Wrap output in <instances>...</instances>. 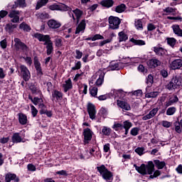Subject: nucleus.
Masks as SVG:
<instances>
[{
	"label": "nucleus",
	"instance_id": "obj_27",
	"mask_svg": "<svg viewBox=\"0 0 182 182\" xmlns=\"http://www.w3.org/2000/svg\"><path fill=\"white\" fill-rule=\"evenodd\" d=\"M129 39V36L124 33V31H120L118 33L119 42H126Z\"/></svg>",
	"mask_w": 182,
	"mask_h": 182
},
{
	"label": "nucleus",
	"instance_id": "obj_37",
	"mask_svg": "<svg viewBox=\"0 0 182 182\" xmlns=\"http://www.w3.org/2000/svg\"><path fill=\"white\" fill-rule=\"evenodd\" d=\"M172 82H173V85H175V87H178V86H181V77H173L171 79Z\"/></svg>",
	"mask_w": 182,
	"mask_h": 182
},
{
	"label": "nucleus",
	"instance_id": "obj_45",
	"mask_svg": "<svg viewBox=\"0 0 182 182\" xmlns=\"http://www.w3.org/2000/svg\"><path fill=\"white\" fill-rule=\"evenodd\" d=\"M102 133L104 134V136H110V134L112 133V129L107 127H103Z\"/></svg>",
	"mask_w": 182,
	"mask_h": 182
},
{
	"label": "nucleus",
	"instance_id": "obj_55",
	"mask_svg": "<svg viewBox=\"0 0 182 182\" xmlns=\"http://www.w3.org/2000/svg\"><path fill=\"white\" fill-rule=\"evenodd\" d=\"M164 12H166V14H168V15H170V14L176 12V9H173V7H167L164 9Z\"/></svg>",
	"mask_w": 182,
	"mask_h": 182
},
{
	"label": "nucleus",
	"instance_id": "obj_39",
	"mask_svg": "<svg viewBox=\"0 0 182 182\" xmlns=\"http://www.w3.org/2000/svg\"><path fill=\"white\" fill-rule=\"evenodd\" d=\"M48 2L49 0H38L36 4V9H41L42 6H45V5H46V4H48Z\"/></svg>",
	"mask_w": 182,
	"mask_h": 182
},
{
	"label": "nucleus",
	"instance_id": "obj_17",
	"mask_svg": "<svg viewBox=\"0 0 182 182\" xmlns=\"http://www.w3.org/2000/svg\"><path fill=\"white\" fill-rule=\"evenodd\" d=\"M158 112H159V107L154 108L152 110L149 112L148 114L144 115L142 117V120L146 121V120H150V119H153V117H154V116L157 114Z\"/></svg>",
	"mask_w": 182,
	"mask_h": 182
},
{
	"label": "nucleus",
	"instance_id": "obj_24",
	"mask_svg": "<svg viewBox=\"0 0 182 182\" xmlns=\"http://www.w3.org/2000/svg\"><path fill=\"white\" fill-rule=\"evenodd\" d=\"M34 65L37 71V75H38V76H42L43 75V73H42L41 63L39 62V60H38V58H36V57L34 58Z\"/></svg>",
	"mask_w": 182,
	"mask_h": 182
},
{
	"label": "nucleus",
	"instance_id": "obj_50",
	"mask_svg": "<svg viewBox=\"0 0 182 182\" xmlns=\"http://www.w3.org/2000/svg\"><path fill=\"white\" fill-rule=\"evenodd\" d=\"M139 132H140V128L134 127L131 129L130 134L132 136H137V134H139Z\"/></svg>",
	"mask_w": 182,
	"mask_h": 182
},
{
	"label": "nucleus",
	"instance_id": "obj_53",
	"mask_svg": "<svg viewBox=\"0 0 182 182\" xmlns=\"http://www.w3.org/2000/svg\"><path fill=\"white\" fill-rule=\"evenodd\" d=\"M82 68V62L77 61L75 63V66L72 68V70H79Z\"/></svg>",
	"mask_w": 182,
	"mask_h": 182
},
{
	"label": "nucleus",
	"instance_id": "obj_35",
	"mask_svg": "<svg viewBox=\"0 0 182 182\" xmlns=\"http://www.w3.org/2000/svg\"><path fill=\"white\" fill-rule=\"evenodd\" d=\"M19 29H21L24 32H31V26H29V25L25 22H23L20 24Z\"/></svg>",
	"mask_w": 182,
	"mask_h": 182
},
{
	"label": "nucleus",
	"instance_id": "obj_52",
	"mask_svg": "<svg viewBox=\"0 0 182 182\" xmlns=\"http://www.w3.org/2000/svg\"><path fill=\"white\" fill-rule=\"evenodd\" d=\"M135 153L139 154V156H143L144 154V147H138L135 149Z\"/></svg>",
	"mask_w": 182,
	"mask_h": 182
},
{
	"label": "nucleus",
	"instance_id": "obj_21",
	"mask_svg": "<svg viewBox=\"0 0 182 182\" xmlns=\"http://www.w3.org/2000/svg\"><path fill=\"white\" fill-rule=\"evenodd\" d=\"M85 29H86V21L82 20L76 28L75 35H77L80 32H85Z\"/></svg>",
	"mask_w": 182,
	"mask_h": 182
},
{
	"label": "nucleus",
	"instance_id": "obj_60",
	"mask_svg": "<svg viewBox=\"0 0 182 182\" xmlns=\"http://www.w3.org/2000/svg\"><path fill=\"white\" fill-rule=\"evenodd\" d=\"M134 96H136L137 97H141V95H143V91L141 90H137L132 92Z\"/></svg>",
	"mask_w": 182,
	"mask_h": 182
},
{
	"label": "nucleus",
	"instance_id": "obj_58",
	"mask_svg": "<svg viewBox=\"0 0 182 182\" xmlns=\"http://www.w3.org/2000/svg\"><path fill=\"white\" fill-rule=\"evenodd\" d=\"M0 46L2 49H6L8 46V42L6 41V38H4L1 41H0Z\"/></svg>",
	"mask_w": 182,
	"mask_h": 182
},
{
	"label": "nucleus",
	"instance_id": "obj_46",
	"mask_svg": "<svg viewBox=\"0 0 182 182\" xmlns=\"http://www.w3.org/2000/svg\"><path fill=\"white\" fill-rule=\"evenodd\" d=\"M173 124L175 126V131L176 132V133H178L179 134H181L182 129L181 126L180 125V122H176Z\"/></svg>",
	"mask_w": 182,
	"mask_h": 182
},
{
	"label": "nucleus",
	"instance_id": "obj_25",
	"mask_svg": "<svg viewBox=\"0 0 182 182\" xmlns=\"http://www.w3.org/2000/svg\"><path fill=\"white\" fill-rule=\"evenodd\" d=\"M100 5L102 6L104 8H112L113 5H114V1L113 0H102L100 1Z\"/></svg>",
	"mask_w": 182,
	"mask_h": 182
},
{
	"label": "nucleus",
	"instance_id": "obj_14",
	"mask_svg": "<svg viewBox=\"0 0 182 182\" xmlns=\"http://www.w3.org/2000/svg\"><path fill=\"white\" fill-rule=\"evenodd\" d=\"M19 177L15 173H8L5 175V182H19Z\"/></svg>",
	"mask_w": 182,
	"mask_h": 182
},
{
	"label": "nucleus",
	"instance_id": "obj_40",
	"mask_svg": "<svg viewBox=\"0 0 182 182\" xmlns=\"http://www.w3.org/2000/svg\"><path fill=\"white\" fill-rule=\"evenodd\" d=\"M47 49V55L49 56L53 52V43L50 41L46 45Z\"/></svg>",
	"mask_w": 182,
	"mask_h": 182
},
{
	"label": "nucleus",
	"instance_id": "obj_19",
	"mask_svg": "<svg viewBox=\"0 0 182 182\" xmlns=\"http://www.w3.org/2000/svg\"><path fill=\"white\" fill-rule=\"evenodd\" d=\"M48 25L49 28L51 29H59L60 26H62V24L60 22L55 20V19H50L48 21Z\"/></svg>",
	"mask_w": 182,
	"mask_h": 182
},
{
	"label": "nucleus",
	"instance_id": "obj_26",
	"mask_svg": "<svg viewBox=\"0 0 182 182\" xmlns=\"http://www.w3.org/2000/svg\"><path fill=\"white\" fill-rule=\"evenodd\" d=\"M18 122L20 124H22L23 126H24L25 124H26V123H28V117L23 113H19Z\"/></svg>",
	"mask_w": 182,
	"mask_h": 182
},
{
	"label": "nucleus",
	"instance_id": "obj_62",
	"mask_svg": "<svg viewBox=\"0 0 182 182\" xmlns=\"http://www.w3.org/2000/svg\"><path fill=\"white\" fill-rule=\"evenodd\" d=\"M98 100L100 101H103V100H107V99H109V95L106 94V95H100L99 97H97Z\"/></svg>",
	"mask_w": 182,
	"mask_h": 182
},
{
	"label": "nucleus",
	"instance_id": "obj_7",
	"mask_svg": "<svg viewBox=\"0 0 182 182\" xmlns=\"http://www.w3.org/2000/svg\"><path fill=\"white\" fill-rule=\"evenodd\" d=\"M87 110L91 120L96 119V107L92 102H89L87 105Z\"/></svg>",
	"mask_w": 182,
	"mask_h": 182
},
{
	"label": "nucleus",
	"instance_id": "obj_34",
	"mask_svg": "<svg viewBox=\"0 0 182 182\" xmlns=\"http://www.w3.org/2000/svg\"><path fill=\"white\" fill-rule=\"evenodd\" d=\"M154 163L159 170H161L166 167V162L160 161V160H154Z\"/></svg>",
	"mask_w": 182,
	"mask_h": 182
},
{
	"label": "nucleus",
	"instance_id": "obj_43",
	"mask_svg": "<svg viewBox=\"0 0 182 182\" xmlns=\"http://www.w3.org/2000/svg\"><path fill=\"white\" fill-rule=\"evenodd\" d=\"M130 42L134 43V45H139V46H143L146 45V42L143 40H136L134 38L130 39Z\"/></svg>",
	"mask_w": 182,
	"mask_h": 182
},
{
	"label": "nucleus",
	"instance_id": "obj_20",
	"mask_svg": "<svg viewBox=\"0 0 182 182\" xmlns=\"http://www.w3.org/2000/svg\"><path fill=\"white\" fill-rule=\"evenodd\" d=\"M117 105L118 107H120L123 110L129 111L132 109V107H130V105H129V103H127L124 101L118 100H117Z\"/></svg>",
	"mask_w": 182,
	"mask_h": 182
},
{
	"label": "nucleus",
	"instance_id": "obj_38",
	"mask_svg": "<svg viewBox=\"0 0 182 182\" xmlns=\"http://www.w3.org/2000/svg\"><path fill=\"white\" fill-rule=\"evenodd\" d=\"M36 16L38 19H41V21H45V19H48L49 14L46 12L38 13L36 14Z\"/></svg>",
	"mask_w": 182,
	"mask_h": 182
},
{
	"label": "nucleus",
	"instance_id": "obj_12",
	"mask_svg": "<svg viewBox=\"0 0 182 182\" xmlns=\"http://www.w3.org/2000/svg\"><path fill=\"white\" fill-rule=\"evenodd\" d=\"M63 99V93L58 90H54L52 92V100L55 101L56 103L58 102H60Z\"/></svg>",
	"mask_w": 182,
	"mask_h": 182
},
{
	"label": "nucleus",
	"instance_id": "obj_1",
	"mask_svg": "<svg viewBox=\"0 0 182 182\" xmlns=\"http://www.w3.org/2000/svg\"><path fill=\"white\" fill-rule=\"evenodd\" d=\"M134 167L138 173L143 176H145V174H153L154 173V164H153V161H149L146 166L144 164H142L140 166L134 164Z\"/></svg>",
	"mask_w": 182,
	"mask_h": 182
},
{
	"label": "nucleus",
	"instance_id": "obj_47",
	"mask_svg": "<svg viewBox=\"0 0 182 182\" xmlns=\"http://www.w3.org/2000/svg\"><path fill=\"white\" fill-rule=\"evenodd\" d=\"M159 96V92L156 91V92H151L149 93L146 94V97H147L148 99L150 98H154Z\"/></svg>",
	"mask_w": 182,
	"mask_h": 182
},
{
	"label": "nucleus",
	"instance_id": "obj_49",
	"mask_svg": "<svg viewBox=\"0 0 182 182\" xmlns=\"http://www.w3.org/2000/svg\"><path fill=\"white\" fill-rule=\"evenodd\" d=\"M117 96L119 99H124V97L126 96V92H124L122 90H119L117 91Z\"/></svg>",
	"mask_w": 182,
	"mask_h": 182
},
{
	"label": "nucleus",
	"instance_id": "obj_48",
	"mask_svg": "<svg viewBox=\"0 0 182 182\" xmlns=\"http://www.w3.org/2000/svg\"><path fill=\"white\" fill-rule=\"evenodd\" d=\"M133 126V124L129 121H124L122 124V129H130V128Z\"/></svg>",
	"mask_w": 182,
	"mask_h": 182
},
{
	"label": "nucleus",
	"instance_id": "obj_9",
	"mask_svg": "<svg viewBox=\"0 0 182 182\" xmlns=\"http://www.w3.org/2000/svg\"><path fill=\"white\" fill-rule=\"evenodd\" d=\"M20 70L23 80L28 82L31 79V72H29L28 68L24 65L20 66Z\"/></svg>",
	"mask_w": 182,
	"mask_h": 182
},
{
	"label": "nucleus",
	"instance_id": "obj_51",
	"mask_svg": "<svg viewBox=\"0 0 182 182\" xmlns=\"http://www.w3.org/2000/svg\"><path fill=\"white\" fill-rule=\"evenodd\" d=\"M90 93L92 97H97V87H93L90 91Z\"/></svg>",
	"mask_w": 182,
	"mask_h": 182
},
{
	"label": "nucleus",
	"instance_id": "obj_4",
	"mask_svg": "<svg viewBox=\"0 0 182 182\" xmlns=\"http://www.w3.org/2000/svg\"><path fill=\"white\" fill-rule=\"evenodd\" d=\"M93 79H97L95 82L96 86H102L103 82H105V72L99 70L93 76Z\"/></svg>",
	"mask_w": 182,
	"mask_h": 182
},
{
	"label": "nucleus",
	"instance_id": "obj_32",
	"mask_svg": "<svg viewBox=\"0 0 182 182\" xmlns=\"http://www.w3.org/2000/svg\"><path fill=\"white\" fill-rule=\"evenodd\" d=\"M102 39H105V37H103V36H102L100 34H95L92 37H88V38H85V41H92V42H95V41H99V40H102Z\"/></svg>",
	"mask_w": 182,
	"mask_h": 182
},
{
	"label": "nucleus",
	"instance_id": "obj_10",
	"mask_svg": "<svg viewBox=\"0 0 182 182\" xmlns=\"http://www.w3.org/2000/svg\"><path fill=\"white\" fill-rule=\"evenodd\" d=\"M34 37L39 41V42H45L44 45H48L50 42H52L50 40V36L49 35H43L41 33H36Z\"/></svg>",
	"mask_w": 182,
	"mask_h": 182
},
{
	"label": "nucleus",
	"instance_id": "obj_11",
	"mask_svg": "<svg viewBox=\"0 0 182 182\" xmlns=\"http://www.w3.org/2000/svg\"><path fill=\"white\" fill-rule=\"evenodd\" d=\"M75 15V16L73 15ZM70 16H72L73 21H77V23H79V21H80V18H82V16H83V11L79 9H76L75 10H73V13H69Z\"/></svg>",
	"mask_w": 182,
	"mask_h": 182
},
{
	"label": "nucleus",
	"instance_id": "obj_18",
	"mask_svg": "<svg viewBox=\"0 0 182 182\" xmlns=\"http://www.w3.org/2000/svg\"><path fill=\"white\" fill-rule=\"evenodd\" d=\"M161 65V61L159 59L152 58L148 61V66H149L151 69H154L156 68H159Z\"/></svg>",
	"mask_w": 182,
	"mask_h": 182
},
{
	"label": "nucleus",
	"instance_id": "obj_15",
	"mask_svg": "<svg viewBox=\"0 0 182 182\" xmlns=\"http://www.w3.org/2000/svg\"><path fill=\"white\" fill-rule=\"evenodd\" d=\"M178 102V97L177 95H172L169 97L168 100L165 102V107H170L173 105H176Z\"/></svg>",
	"mask_w": 182,
	"mask_h": 182
},
{
	"label": "nucleus",
	"instance_id": "obj_31",
	"mask_svg": "<svg viewBox=\"0 0 182 182\" xmlns=\"http://www.w3.org/2000/svg\"><path fill=\"white\" fill-rule=\"evenodd\" d=\"M11 140L13 143H21L22 141V136L19 133H14L12 136Z\"/></svg>",
	"mask_w": 182,
	"mask_h": 182
},
{
	"label": "nucleus",
	"instance_id": "obj_28",
	"mask_svg": "<svg viewBox=\"0 0 182 182\" xmlns=\"http://www.w3.org/2000/svg\"><path fill=\"white\" fill-rule=\"evenodd\" d=\"M172 29L175 35H177V36H180L181 38H182V29L180 28V26L177 24L173 25Z\"/></svg>",
	"mask_w": 182,
	"mask_h": 182
},
{
	"label": "nucleus",
	"instance_id": "obj_61",
	"mask_svg": "<svg viewBox=\"0 0 182 182\" xmlns=\"http://www.w3.org/2000/svg\"><path fill=\"white\" fill-rule=\"evenodd\" d=\"M172 123L168 121H162V126L163 127H166L168 129V127H171Z\"/></svg>",
	"mask_w": 182,
	"mask_h": 182
},
{
	"label": "nucleus",
	"instance_id": "obj_22",
	"mask_svg": "<svg viewBox=\"0 0 182 182\" xmlns=\"http://www.w3.org/2000/svg\"><path fill=\"white\" fill-rule=\"evenodd\" d=\"M154 52L158 56H166L167 50L161 47H154Z\"/></svg>",
	"mask_w": 182,
	"mask_h": 182
},
{
	"label": "nucleus",
	"instance_id": "obj_54",
	"mask_svg": "<svg viewBox=\"0 0 182 182\" xmlns=\"http://www.w3.org/2000/svg\"><path fill=\"white\" fill-rule=\"evenodd\" d=\"M153 82H154L153 75L150 74L146 77V84L149 85V86H151V85H153Z\"/></svg>",
	"mask_w": 182,
	"mask_h": 182
},
{
	"label": "nucleus",
	"instance_id": "obj_44",
	"mask_svg": "<svg viewBox=\"0 0 182 182\" xmlns=\"http://www.w3.org/2000/svg\"><path fill=\"white\" fill-rule=\"evenodd\" d=\"M166 87L168 90H176L177 89L172 80L166 85Z\"/></svg>",
	"mask_w": 182,
	"mask_h": 182
},
{
	"label": "nucleus",
	"instance_id": "obj_5",
	"mask_svg": "<svg viewBox=\"0 0 182 182\" xmlns=\"http://www.w3.org/2000/svg\"><path fill=\"white\" fill-rule=\"evenodd\" d=\"M14 48H16V50H22L23 52H28V46H26V44H25L24 43H22V41H21V39H19L18 38H14Z\"/></svg>",
	"mask_w": 182,
	"mask_h": 182
},
{
	"label": "nucleus",
	"instance_id": "obj_16",
	"mask_svg": "<svg viewBox=\"0 0 182 182\" xmlns=\"http://www.w3.org/2000/svg\"><path fill=\"white\" fill-rule=\"evenodd\" d=\"M158 112H159V107L154 108L152 110L149 112L148 114L144 115L142 117V120L146 121V120H150V119H153V117H154V116L157 114Z\"/></svg>",
	"mask_w": 182,
	"mask_h": 182
},
{
	"label": "nucleus",
	"instance_id": "obj_8",
	"mask_svg": "<svg viewBox=\"0 0 182 182\" xmlns=\"http://www.w3.org/2000/svg\"><path fill=\"white\" fill-rule=\"evenodd\" d=\"M82 136H84V144H89V141L92 140L93 136V132H92V129L90 128L84 129Z\"/></svg>",
	"mask_w": 182,
	"mask_h": 182
},
{
	"label": "nucleus",
	"instance_id": "obj_33",
	"mask_svg": "<svg viewBox=\"0 0 182 182\" xmlns=\"http://www.w3.org/2000/svg\"><path fill=\"white\" fill-rule=\"evenodd\" d=\"M134 26L136 31H143V21H141V19H136Z\"/></svg>",
	"mask_w": 182,
	"mask_h": 182
},
{
	"label": "nucleus",
	"instance_id": "obj_6",
	"mask_svg": "<svg viewBox=\"0 0 182 182\" xmlns=\"http://www.w3.org/2000/svg\"><path fill=\"white\" fill-rule=\"evenodd\" d=\"M48 8H49V9H50V11H66L70 10V7H69L66 4H54L53 5L49 6Z\"/></svg>",
	"mask_w": 182,
	"mask_h": 182
},
{
	"label": "nucleus",
	"instance_id": "obj_57",
	"mask_svg": "<svg viewBox=\"0 0 182 182\" xmlns=\"http://www.w3.org/2000/svg\"><path fill=\"white\" fill-rule=\"evenodd\" d=\"M55 46L57 48H62L63 44H62V38H56L55 40Z\"/></svg>",
	"mask_w": 182,
	"mask_h": 182
},
{
	"label": "nucleus",
	"instance_id": "obj_42",
	"mask_svg": "<svg viewBox=\"0 0 182 182\" xmlns=\"http://www.w3.org/2000/svg\"><path fill=\"white\" fill-rule=\"evenodd\" d=\"M167 43L171 46V48H174L176 46V44L177 43V40L174 38H166Z\"/></svg>",
	"mask_w": 182,
	"mask_h": 182
},
{
	"label": "nucleus",
	"instance_id": "obj_13",
	"mask_svg": "<svg viewBox=\"0 0 182 182\" xmlns=\"http://www.w3.org/2000/svg\"><path fill=\"white\" fill-rule=\"evenodd\" d=\"M182 67V59L178 58L173 60L171 64L170 68L172 70H177V69H180Z\"/></svg>",
	"mask_w": 182,
	"mask_h": 182
},
{
	"label": "nucleus",
	"instance_id": "obj_36",
	"mask_svg": "<svg viewBox=\"0 0 182 182\" xmlns=\"http://www.w3.org/2000/svg\"><path fill=\"white\" fill-rule=\"evenodd\" d=\"M126 11V4H122L120 5H118L115 8V12L117 14H122Z\"/></svg>",
	"mask_w": 182,
	"mask_h": 182
},
{
	"label": "nucleus",
	"instance_id": "obj_29",
	"mask_svg": "<svg viewBox=\"0 0 182 182\" xmlns=\"http://www.w3.org/2000/svg\"><path fill=\"white\" fill-rule=\"evenodd\" d=\"M18 26L16 24H12V23H9L6 25L5 29L6 32H9V33H13L14 31L16 29V27Z\"/></svg>",
	"mask_w": 182,
	"mask_h": 182
},
{
	"label": "nucleus",
	"instance_id": "obj_59",
	"mask_svg": "<svg viewBox=\"0 0 182 182\" xmlns=\"http://www.w3.org/2000/svg\"><path fill=\"white\" fill-rule=\"evenodd\" d=\"M112 129L116 131L119 130V129H123V124L114 122V125L112 126Z\"/></svg>",
	"mask_w": 182,
	"mask_h": 182
},
{
	"label": "nucleus",
	"instance_id": "obj_41",
	"mask_svg": "<svg viewBox=\"0 0 182 182\" xmlns=\"http://www.w3.org/2000/svg\"><path fill=\"white\" fill-rule=\"evenodd\" d=\"M16 6L25 8V6H26V2L25 0H17L16 2H15V6H14L13 8H16Z\"/></svg>",
	"mask_w": 182,
	"mask_h": 182
},
{
	"label": "nucleus",
	"instance_id": "obj_56",
	"mask_svg": "<svg viewBox=\"0 0 182 182\" xmlns=\"http://www.w3.org/2000/svg\"><path fill=\"white\" fill-rule=\"evenodd\" d=\"M31 109L33 117H36V115L38 114V109L33 105H31Z\"/></svg>",
	"mask_w": 182,
	"mask_h": 182
},
{
	"label": "nucleus",
	"instance_id": "obj_23",
	"mask_svg": "<svg viewBox=\"0 0 182 182\" xmlns=\"http://www.w3.org/2000/svg\"><path fill=\"white\" fill-rule=\"evenodd\" d=\"M63 87L64 89V92H68L70 89H73V85L72 84V80L68 78L67 80L65 81V83L63 84Z\"/></svg>",
	"mask_w": 182,
	"mask_h": 182
},
{
	"label": "nucleus",
	"instance_id": "obj_30",
	"mask_svg": "<svg viewBox=\"0 0 182 182\" xmlns=\"http://www.w3.org/2000/svg\"><path fill=\"white\" fill-rule=\"evenodd\" d=\"M177 112V107H169L166 109V116H174Z\"/></svg>",
	"mask_w": 182,
	"mask_h": 182
},
{
	"label": "nucleus",
	"instance_id": "obj_3",
	"mask_svg": "<svg viewBox=\"0 0 182 182\" xmlns=\"http://www.w3.org/2000/svg\"><path fill=\"white\" fill-rule=\"evenodd\" d=\"M109 29H112V31H116L120 27V23L122 21L119 17L111 16L108 18Z\"/></svg>",
	"mask_w": 182,
	"mask_h": 182
},
{
	"label": "nucleus",
	"instance_id": "obj_2",
	"mask_svg": "<svg viewBox=\"0 0 182 182\" xmlns=\"http://www.w3.org/2000/svg\"><path fill=\"white\" fill-rule=\"evenodd\" d=\"M97 171L100 172V176L106 181L112 182L113 181V173L107 170V168L105 165H101L97 167Z\"/></svg>",
	"mask_w": 182,
	"mask_h": 182
},
{
	"label": "nucleus",
	"instance_id": "obj_63",
	"mask_svg": "<svg viewBox=\"0 0 182 182\" xmlns=\"http://www.w3.org/2000/svg\"><path fill=\"white\" fill-rule=\"evenodd\" d=\"M75 59H82V56H83V53L79 50H75Z\"/></svg>",
	"mask_w": 182,
	"mask_h": 182
},
{
	"label": "nucleus",
	"instance_id": "obj_64",
	"mask_svg": "<svg viewBox=\"0 0 182 182\" xmlns=\"http://www.w3.org/2000/svg\"><path fill=\"white\" fill-rule=\"evenodd\" d=\"M156 26L151 23H150L147 25V29L149 31H154V29H156Z\"/></svg>",
	"mask_w": 182,
	"mask_h": 182
}]
</instances>
